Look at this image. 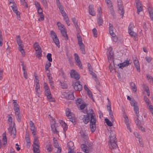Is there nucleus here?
<instances>
[{
    "label": "nucleus",
    "mask_w": 153,
    "mask_h": 153,
    "mask_svg": "<svg viewBox=\"0 0 153 153\" xmlns=\"http://www.w3.org/2000/svg\"><path fill=\"white\" fill-rule=\"evenodd\" d=\"M89 13L93 16L95 15V13L94 10L93 6V5H90L89 6Z\"/></svg>",
    "instance_id": "17"
},
{
    "label": "nucleus",
    "mask_w": 153,
    "mask_h": 153,
    "mask_svg": "<svg viewBox=\"0 0 153 153\" xmlns=\"http://www.w3.org/2000/svg\"><path fill=\"white\" fill-rule=\"evenodd\" d=\"M35 4L36 6V7L37 8H40L41 7V6L39 3L37 1H35Z\"/></svg>",
    "instance_id": "61"
},
{
    "label": "nucleus",
    "mask_w": 153,
    "mask_h": 153,
    "mask_svg": "<svg viewBox=\"0 0 153 153\" xmlns=\"http://www.w3.org/2000/svg\"><path fill=\"white\" fill-rule=\"evenodd\" d=\"M93 35L94 37H96L97 36V31L96 29L94 28L93 30Z\"/></svg>",
    "instance_id": "52"
},
{
    "label": "nucleus",
    "mask_w": 153,
    "mask_h": 153,
    "mask_svg": "<svg viewBox=\"0 0 153 153\" xmlns=\"http://www.w3.org/2000/svg\"><path fill=\"white\" fill-rule=\"evenodd\" d=\"M65 97L68 100H73L74 99V96L72 93L67 94Z\"/></svg>",
    "instance_id": "21"
},
{
    "label": "nucleus",
    "mask_w": 153,
    "mask_h": 153,
    "mask_svg": "<svg viewBox=\"0 0 153 153\" xmlns=\"http://www.w3.org/2000/svg\"><path fill=\"white\" fill-rule=\"evenodd\" d=\"M73 86L74 89L77 91H81L82 88V85L80 84V82L78 81L75 83L73 85Z\"/></svg>",
    "instance_id": "5"
},
{
    "label": "nucleus",
    "mask_w": 153,
    "mask_h": 153,
    "mask_svg": "<svg viewBox=\"0 0 153 153\" xmlns=\"http://www.w3.org/2000/svg\"><path fill=\"white\" fill-rule=\"evenodd\" d=\"M110 142H114V141L117 142L116 136L115 134L113 132L111 131L110 132V135H109Z\"/></svg>",
    "instance_id": "12"
},
{
    "label": "nucleus",
    "mask_w": 153,
    "mask_h": 153,
    "mask_svg": "<svg viewBox=\"0 0 153 153\" xmlns=\"http://www.w3.org/2000/svg\"><path fill=\"white\" fill-rule=\"evenodd\" d=\"M39 16H40V18L38 19L39 21H42L44 20V17L43 14H39Z\"/></svg>",
    "instance_id": "59"
},
{
    "label": "nucleus",
    "mask_w": 153,
    "mask_h": 153,
    "mask_svg": "<svg viewBox=\"0 0 153 153\" xmlns=\"http://www.w3.org/2000/svg\"><path fill=\"white\" fill-rule=\"evenodd\" d=\"M36 91L37 93L36 95L38 96V97H39V91L40 90V85L39 83L38 82H36Z\"/></svg>",
    "instance_id": "23"
},
{
    "label": "nucleus",
    "mask_w": 153,
    "mask_h": 153,
    "mask_svg": "<svg viewBox=\"0 0 153 153\" xmlns=\"http://www.w3.org/2000/svg\"><path fill=\"white\" fill-rule=\"evenodd\" d=\"M30 130L32 131V133L33 135H35L36 134V131L35 128V126L30 127Z\"/></svg>",
    "instance_id": "40"
},
{
    "label": "nucleus",
    "mask_w": 153,
    "mask_h": 153,
    "mask_svg": "<svg viewBox=\"0 0 153 153\" xmlns=\"http://www.w3.org/2000/svg\"><path fill=\"white\" fill-rule=\"evenodd\" d=\"M129 64H130V63H129V61H127L126 62H124L121 64H120L118 65L120 67V68H123L126 67Z\"/></svg>",
    "instance_id": "18"
},
{
    "label": "nucleus",
    "mask_w": 153,
    "mask_h": 153,
    "mask_svg": "<svg viewBox=\"0 0 153 153\" xmlns=\"http://www.w3.org/2000/svg\"><path fill=\"white\" fill-rule=\"evenodd\" d=\"M128 33L131 37H132L135 40H137V35L132 30H129Z\"/></svg>",
    "instance_id": "16"
},
{
    "label": "nucleus",
    "mask_w": 153,
    "mask_h": 153,
    "mask_svg": "<svg viewBox=\"0 0 153 153\" xmlns=\"http://www.w3.org/2000/svg\"><path fill=\"white\" fill-rule=\"evenodd\" d=\"M3 39L2 35L1 32L0 30V46H1L3 45Z\"/></svg>",
    "instance_id": "49"
},
{
    "label": "nucleus",
    "mask_w": 153,
    "mask_h": 153,
    "mask_svg": "<svg viewBox=\"0 0 153 153\" xmlns=\"http://www.w3.org/2000/svg\"><path fill=\"white\" fill-rule=\"evenodd\" d=\"M12 114H10V115H9V116H10L9 117L8 119V121L9 122H10L11 123H12V121H13V119H12V117H11V116H12Z\"/></svg>",
    "instance_id": "62"
},
{
    "label": "nucleus",
    "mask_w": 153,
    "mask_h": 153,
    "mask_svg": "<svg viewBox=\"0 0 153 153\" xmlns=\"http://www.w3.org/2000/svg\"><path fill=\"white\" fill-rule=\"evenodd\" d=\"M131 105L134 107L137 105V103L134 100H131L130 102Z\"/></svg>",
    "instance_id": "51"
},
{
    "label": "nucleus",
    "mask_w": 153,
    "mask_h": 153,
    "mask_svg": "<svg viewBox=\"0 0 153 153\" xmlns=\"http://www.w3.org/2000/svg\"><path fill=\"white\" fill-rule=\"evenodd\" d=\"M118 3V12L120 15L122 16L121 17L123 18L124 13V10L122 0H117Z\"/></svg>",
    "instance_id": "3"
},
{
    "label": "nucleus",
    "mask_w": 153,
    "mask_h": 153,
    "mask_svg": "<svg viewBox=\"0 0 153 153\" xmlns=\"http://www.w3.org/2000/svg\"><path fill=\"white\" fill-rule=\"evenodd\" d=\"M68 118L69 119V120L73 123H74L75 122L76 120L74 117H73L71 116V117H68Z\"/></svg>",
    "instance_id": "54"
},
{
    "label": "nucleus",
    "mask_w": 153,
    "mask_h": 153,
    "mask_svg": "<svg viewBox=\"0 0 153 153\" xmlns=\"http://www.w3.org/2000/svg\"><path fill=\"white\" fill-rule=\"evenodd\" d=\"M50 35L52 39L55 38L56 37H57L56 33L53 30L51 31Z\"/></svg>",
    "instance_id": "42"
},
{
    "label": "nucleus",
    "mask_w": 153,
    "mask_h": 153,
    "mask_svg": "<svg viewBox=\"0 0 153 153\" xmlns=\"http://www.w3.org/2000/svg\"><path fill=\"white\" fill-rule=\"evenodd\" d=\"M39 146H33V151L34 153H39Z\"/></svg>",
    "instance_id": "29"
},
{
    "label": "nucleus",
    "mask_w": 153,
    "mask_h": 153,
    "mask_svg": "<svg viewBox=\"0 0 153 153\" xmlns=\"http://www.w3.org/2000/svg\"><path fill=\"white\" fill-rule=\"evenodd\" d=\"M33 46L36 51V57L39 59H40L41 56L42 52L40 47L37 42H36L34 44Z\"/></svg>",
    "instance_id": "2"
},
{
    "label": "nucleus",
    "mask_w": 153,
    "mask_h": 153,
    "mask_svg": "<svg viewBox=\"0 0 153 153\" xmlns=\"http://www.w3.org/2000/svg\"><path fill=\"white\" fill-rule=\"evenodd\" d=\"M81 148H82V151L84 152L88 151V149L87 146L85 144H82L81 145Z\"/></svg>",
    "instance_id": "36"
},
{
    "label": "nucleus",
    "mask_w": 153,
    "mask_h": 153,
    "mask_svg": "<svg viewBox=\"0 0 153 153\" xmlns=\"http://www.w3.org/2000/svg\"><path fill=\"white\" fill-rule=\"evenodd\" d=\"M105 120L106 123L108 126H112L113 124L112 123V122L108 119L105 118Z\"/></svg>",
    "instance_id": "41"
},
{
    "label": "nucleus",
    "mask_w": 153,
    "mask_h": 153,
    "mask_svg": "<svg viewBox=\"0 0 153 153\" xmlns=\"http://www.w3.org/2000/svg\"><path fill=\"white\" fill-rule=\"evenodd\" d=\"M16 41L19 47L23 46V45L22 44V41L19 36H16Z\"/></svg>",
    "instance_id": "20"
},
{
    "label": "nucleus",
    "mask_w": 153,
    "mask_h": 153,
    "mask_svg": "<svg viewBox=\"0 0 153 153\" xmlns=\"http://www.w3.org/2000/svg\"><path fill=\"white\" fill-rule=\"evenodd\" d=\"M56 123H55L53 125H51V127L52 131L54 132L55 134H57L58 131H57L56 126Z\"/></svg>",
    "instance_id": "27"
},
{
    "label": "nucleus",
    "mask_w": 153,
    "mask_h": 153,
    "mask_svg": "<svg viewBox=\"0 0 153 153\" xmlns=\"http://www.w3.org/2000/svg\"><path fill=\"white\" fill-rule=\"evenodd\" d=\"M47 76L48 77L49 82L53 81L52 77L50 76V73H47Z\"/></svg>",
    "instance_id": "58"
},
{
    "label": "nucleus",
    "mask_w": 153,
    "mask_h": 153,
    "mask_svg": "<svg viewBox=\"0 0 153 153\" xmlns=\"http://www.w3.org/2000/svg\"><path fill=\"white\" fill-rule=\"evenodd\" d=\"M51 63L50 62H48L45 65V68L46 71H48L47 73H50V71L48 69L51 66Z\"/></svg>",
    "instance_id": "35"
},
{
    "label": "nucleus",
    "mask_w": 153,
    "mask_h": 153,
    "mask_svg": "<svg viewBox=\"0 0 153 153\" xmlns=\"http://www.w3.org/2000/svg\"><path fill=\"white\" fill-rule=\"evenodd\" d=\"M6 133H4L2 135V141L4 142V144H5L7 143V139L6 138Z\"/></svg>",
    "instance_id": "33"
},
{
    "label": "nucleus",
    "mask_w": 153,
    "mask_h": 153,
    "mask_svg": "<svg viewBox=\"0 0 153 153\" xmlns=\"http://www.w3.org/2000/svg\"><path fill=\"white\" fill-rule=\"evenodd\" d=\"M65 112L66 115L68 117H71L72 116V113L71 112L69 108H67L65 110Z\"/></svg>",
    "instance_id": "32"
},
{
    "label": "nucleus",
    "mask_w": 153,
    "mask_h": 153,
    "mask_svg": "<svg viewBox=\"0 0 153 153\" xmlns=\"http://www.w3.org/2000/svg\"><path fill=\"white\" fill-rule=\"evenodd\" d=\"M71 77L76 80H78L80 78V76L78 73L74 70H72L70 73Z\"/></svg>",
    "instance_id": "6"
},
{
    "label": "nucleus",
    "mask_w": 153,
    "mask_h": 153,
    "mask_svg": "<svg viewBox=\"0 0 153 153\" xmlns=\"http://www.w3.org/2000/svg\"><path fill=\"white\" fill-rule=\"evenodd\" d=\"M135 123L137 126H139L140 125H141V121L139 119L138 117H137L136 120H135Z\"/></svg>",
    "instance_id": "43"
},
{
    "label": "nucleus",
    "mask_w": 153,
    "mask_h": 153,
    "mask_svg": "<svg viewBox=\"0 0 153 153\" xmlns=\"http://www.w3.org/2000/svg\"><path fill=\"white\" fill-rule=\"evenodd\" d=\"M19 51L21 52L22 55L23 56H24L25 54V52L23 49V46H21L19 47Z\"/></svg>",
    "instance_id": "37"
},
{
    "label": "nucleus",
    "mask_w": 153,
    "mask_h": 153,
    "mask_svg": "<svg viewBox=\"0 0 153 153\" xmlns=\"http://www.w3.org/2000/svg\"><path fill=\"white\" fill-rule=\"evenodd\" d=\"M72 21L73 22L75 27L76 28V29H78L79 27L78 26L77 23L76 21V19H75V18H73L72 19Z\"/></svg>",
    "instance_id": "45"
},
{
    "label": "nucleus",
    "mask_w": 153,
    "mask_h": 153,
    "mask_svg": "<svg viewBox=\"0 0 153 153\" xmlns=\"http://www.w3.org/2000/svg\"><path fill=\"white\" fill-rule=\"evenodd\" d=\"M108 59V62L110 63L111 62H113L114 65V60H113L114 53L111 50H110L108 53H107Z\"/></svg>",
    "instance_id": "8"
},
{
    "label": "nucleus",
    "mask_w": 153,
    "mask_h": 153,
    "mask_svg": "<svg viewBox=\"0 0 153 153\" xmlns=\"http://www.w3.org/2000/svg\"><path fill=\"white\" fill-rule=\"evenodd\" d=\"M74 55L75 56V59L76 60V62L80 61L79 57L77 54L75 53L74 54Z\"/></svg>",
    "instance_id": "56"
},
{
    "label": "nucleus",
    "mask_w": 153,
    "mask_h": 153,
    "mask_svg": "<svg viewBox=\"0 0 153 153\" xmlns=\"http://www.w3.org/2000/svg\"><path fill=\"white\" fill-rule=\"evenodd\" d=\"M9 132L11 135H13V138H15L16 136V131L15 128L10 127L8 128Z\"/></svg>",
    "instance_id": "10"
},
{
    "label": "nucleus",
    "mask_w": 153,
    "mask_h": 153,
    "mask_svg": "<svg viewBox=\"0 0 153 153\" xmlns=\"http://www.w3.org/2000/svg\"><path fill=\"white\" fill-rule=\"evenodd\" d=\"M60 123L62 126L64 131H66L68 128L67 125L62 121H61L60 122Z\"/></svg>",
    "instance_id": "28"
},
{
    "label": "nucleus",
    "mask_w": 153,
    "mask_h": 153,
    "mask_svg": "<svg viewBox=\"0 0 153 153\" xmlns=\"http://www.w3.org/2000/svg\"><path fill=\"white\" fill-rule=\"evenodd\" d=\"M97 23L99 26L102 25L103 23V21L101 16H97Z\"/></svg>",
    "instance_id": "19"
},
{
    "label": "nucleus",
    "mask_w": 153,
    "mask_h": 153,
    "mask_svg": "<svg viewBox=\"0 0 153 153\" xmlns=\"http://www.w3.org/2000/svg\"><path fill=\"white\" fill-rule=\"evenodd\" d=\"M11 7L14 12L17 10V7L16 4L13 5L12 6H11Z\"/></svg>",
    "instance_id": "57"
},
{
    "label": "nucleus",
    "mask_w": 153,
    "mask_h": 153,
    "mask_svg": "<svg viewBox=\"0 0 153 153\" xmlns=\"http://www.w3.org/2000/svg\"><path fill=\"white\" fill-rule=\"evenodd\" d=\"M134 63L137 71L140 72V66L139 61L136 58L134 60Z\"/></svg>",
    "instance_id": "14"
},
{
    "label": "nucleus",
    "mask_w": 153,
    "mask_h": 153,
    "mask_svg": "<svg viewBox=\"0 0 153 153\" xmlns=\"http://www.w3.org/2000/svg\"><path fill=\"white\" fill-rule=\"evenodd\" d=\"M134 111L136 114L137 117H139V108L137 105L134 107Z\"/></svg>",
    "instance_id": "26"
},
{
    "label": "nucleus",
    "mask_w": 153,
    "mask_h": 153,
    "mask_svg": "<svg viewBox=\"0 0 153 153\" xmlns=\"http://www.w3.org/2000/svg\"><path fill=\"white\" fill-rule=\"evenodd\" d=\"M90 127L91 131L93 132L96 129V119L95 117V114L94 111L92 109H90Z\"/></svg>",
    "instance_id": "1"
},
{
    "label": "nucleus",
    "mask_w": 153,
    "mask_h": 153,
    "mask_svg": "<svg viewBox=\"0 0 153 153\" xmlns=\"http://www.w3.org/2000/svg\"><path fill=\"white\" fill-rule=\"evenodd\" d=\"M130 84L131 86V89L134 91L136 92L137 90V87L134 83H133V82H131L130 83Z\"/></svg>",
    "instance_id": "25"
},
{
    "label": "nucleus",
    "mask_w": 153,
    "mask_h": 153,
    "mask_svg": "<svg viewBox=\"0 0 153 153\" xmlns=\"http://www.w3.org/2000/svg\"><path fill=\"white\" fill-rule=\"evenodd\" d=\"M20 111H15V115L18 122H20L21 121V116L19 113Z\"/></svg>",
    "instance_id": "22"
},
{
    "label": "nucleus",
    "mask_w": 153,
    "mask_h": 153,
    "mask_svg": "<svg viewBox=\"0 0 153 153\" xmlns=\"http://www.w3.org/2000/svg\"><path fill=\"white\" fill-rule=\"evenodd\" d=\"M77 37L78 39V44H81L82 43V37L79 34H78L77 35Z\"/></svg>",
    "instance_id": "38"
},
{
    "label": "nucleus",
    "mask_w": 153,
    "mask_h": 153,
    "mask_svg": "<svg viewBox=\"0 0 153 153\" xmlns=\"http://www.w3.org/2000/svg\"><path fill=\"white\" fill-rule=\"evenodd\" d=\"M136 7L137 9V13L139 14V13L143 11V7L141 2L139 0H136Z\"/></svg>",
    "instance_id": "7"
},
{
    "label": "nucleus",
    "mask_w": 153,
    "mask_h": 153,
    "mask_svg": "<svg viewBox=\"0 0 153 153\" xmlns=\"http://www.w3.org/2000/svg\"><path fill=\"white\" fill-rule=\"evenodd\" d=\"M84 113H86L87 114L83 116L82 120L83 122L85 124H87L90 121V114H89L90 113L89 110L88 111L87 109H85L84 111Z\"/></svg>",
    "instance_id": "4"
},
{
    "label": "nucleus",
    "mask_w": 153,
    "mask_h": 153,
    "mask_svg": "<svg viewBox=\"0 0 153 153\" xmlns=\"http://www.w3.org/2000/svg\"><path fill=\"white\" fill-rule=\"evenodd\" d=\"M41 1L42 4L44 6L45 8V9L47 8H48V5L47 0H42Z\"/></svg>",
    "instance_id": "39"
},
{
    "label": "nucleus",
    "mask_w": 153,
    "mask_h": 153,
    "mask_svg": "<svg viewBox=\"0 0 153 153\" xmlns=\"http://www.w3.org/2000/svg\"><path fill=\"white\" fill-rule=\"evenodd\" d=\"M3 70L1 68H0V80H2L3 75Z\"/></svg>",
    "instance_id": "50"
},
{
    "label": "nucleus",
    "mask_w": 153,
    "mask_h": 153,
    "mask_svg": "<svg viewBox=\"0 0 153 153\" xmlns=\"http://www.w3.org/2000/svg\"><path fill=\"white\" fill-rule=\"evenodd\" d=\"M62 35L65 37L67 39H68V36L67 34V31L65 29H64L60 31Z\"/></svg>",
    "instance_id": "24"
},
{
    "label": "nucleus",
    "mask_w": 153,
    "mask_h": 153,
    "mask_svg": "<svg viewBox=\"0 0 153 153\" xmlns=\"http://www.w3.org/2000/svg\"><path fill=\"white\" fill-rule=\"evenodd\" d=\"M146 76L149 82H153V79L151 76H150L149 74H147Z\"/></svg>",
    "instance_id": "53"
},
{
    "label": "nucleus",
    "mask_w": 153,
    "mask_h": 153,
    "mask_svg": "<svg viewBox=\"0 0 153 153\" xmlns=\"http://www.w3.org/2000/svg\"><path fill=\"white\" fill-rule=\"evenodd\" d=\"M74 143L72 141H70L68 143L67 146L69 149H74Z\"/></svg>",
    "instance_id": "30"
},
{
    "label": "nucleus",
    "mask_w": 153,
    "mask_h": 153,
    "mask_svg": "<svg viewBox=\"0 0 153 153\" xmlns=\"http://www.w3.org/2000/svg\"><path fill=\"white\" fill-rule=\"evenodd\" d=\"M88 67L90 72H92V71H93V69L92 68L91 66V64L89 63H88Z\"/></svg>",
    "instance_id": "64"
},
{
    "label": "nucleus",
    "mask_w": 153,
    "mask_h": 153,
    "mask_svg": "<svg viewBox=\"0 0 153 153\" xmlns=\"http://www.w3.org/2000/svg\"><path fill=\"white\" fill-rule=\"evenodd\" d=\"M52 55L51 53H48L47 56V58L48 60L50 62H51L52 61Z\"/></svg>",
    "instance_id": "46"
},
{
    "label": "nucleus",
    "mask_w": 153,
    "mask_h": 153,
    "mask_svg": "<svg viewBox=\"0 0 153 153\" xmlns=\"http://www.w3.org/2000/svg\"><path fill=\"white\" fill-rule=\"evenodd\" d=\"M46 149L48 152H51L53 148L52 146L48 143L46 146Z\"/></svg>",
    "instance_id": "34"
},
{
    "label": "nucleus",
    "mask_w": 153,
    "mask_h": 153,
    "mask_svg": "<svg viewBox=\"0 0 153 153\" xmlns=\"http://www.w3.org/2000/svg\"><path fill=\"white\" fill-rule=\"evenodd\" d=\"M21 4L24 6L25 7H26L27 8L28 7L27 4L25 1V0H21Z\"/></svg>",
    "instance_id": "55"
},
{
    "label": "nucleus",
    "mask_w": 153,
    "mask_h": 153,
    "mask_svg": "<svg viewBox=\"0 0 153 153\" xmlns=\"http://www.w3.org/2000/svg\"><path fill=\"white\" fill-rule=\"evenodd\" d=\"M38 139L37 137H35L34 139L33 144L35 146H39L38 144Z\"/></svg>",
    "instance_id": "47"
},
{
    "label": "nucleus",
    "mask_w": 153,
    "mask_h": 153,
    "mask_svg": "<svg viewBox=\"0 0 153 153\" xmlns=\"http://www.w3.org/2000/svg\"><path fill=\"white\" fill-rule=\"evenodd\" d=\"M45 95L47 96V97L49 99V101H54L55 99L52 98L50 90L45 91Z\"/></svg>",
    "instance_id": "9"
},
{
    "label": "nucleus",
    "mask_w": 153,
    "mask_h": 153,
    "mask_svg": "<svg viewBox=\"0 0 153 153\" xmlns=\"http://www.w3.org/2000/svg\"><path fill=\"white\" fill-rule=\"evenodd\" d=\"M53 40L54 42L55 43L56 45L59 47L60 46L59 45V39L57 37H56L55 38H53L52 39Z\"/></svg>",
    "instance_id": "31"
},
{
    "label": "nucleus",
    "mask_w": 153,
    "mask_h": 153,
    "mask_svg": "<svg viewBox=\"0 0 153 153\" xmlns=\"http://www.w3.org/2000/svg\"><path fill=\"white\" fill-rule=\"evenodd\" d=\"M109 148L111 150L112 152H113L112 149H114L115 148H116L117 146V145L116 144V142L114 141L112 142H109Z\"/></svg>",
    "instance_id": "13"
},
{
    "label": "nucleus",
    "mask_w": 153,
    "mask_h": 153,
    "mask_svg": "<svg viewBox=\"0 0 153 153\" xmlns=\"http://www.w3.org/2000/svg\"><path fill=\"white\" fill-rule=\"evenodd\" d=\"M144 100L146 102L147 105H149V104L150 103V101L149 100L147 97L146 96L144 97Z\"/></svg>",
    "instance_id": "48"
},
{
    "label": "nucleus",
    "mask_w": 153,
    "mask_h": 153,
    "mask_svg": "<svg viewBox=\"0 0 153 153\" xmlns=\"http://www.w3.org/2000/svg\"><path fill=\"white\" fill-rule=\"evenodd\" d=\"M53 146L55 148H58L59 147V145L57 140H54L53 142Z\"/></svg>",
    "instance_id": "60"
},
{
    "label": "nucleus",
    "mask_w": 153,
    "mask_h": 153,
    "mask_svg": "<svg viewBox=\"0 0 153 153\" xmlns=\"http://www.w3.org/2000/svg\"><path fill=\"white\" fill-rule=\"evenodd\" d=\"M106 2L107 4V5L110 10L111 13L112 14H114V9L110 0H108V1H106Z\"/></svg>",
    "instance_id": "15"
},
{
    "label": "nucleus",
    "mask_w": 153,
    "mask_h": 153,
    "mask_svg": "<svg viewBox=\"0 0 153 153\" xmlns=\"http://www.w3.org/2000/svg\"><path fill=\"white\" fill-rule=\"evenodd\" d=\"M83 100L79 98L76 100V104L77 105H78L79 104H81L83 103Z\"/></svg>",
    "instance_id": "44"
},
{
    "label": "nucleus",
    "mask_w": 153,
    "mask_h": 153,
    "mask_svg": "<svg viewBox=\"0 0 153 153\" xmlns=\"http://www.w3.org/2000/svg\"><path fill=\"white\" fill-rule=\"evenodd\" d=\"M109 105V118L111 120L112 122H114V117L113 115V113L111 109V107L110 104H108Z\"/></svg>",
    "instance_id": "11"
},
{
    "label": "nucleus",
    "mask_w": 153,
    "mask_h": 153,
    "mask_svg": "<svg viewBox=\"0 0 153 153\" xmlns=\"http://www.w3.org/2000/svg\"><path fill=\"white\" fill-rule=\"evenodd\" d=\"M87 92L88 96L92 99H93L92 93L90 90L88 91Z\"/></svg>",
    "instance_id": "63"
}]
</instances>
